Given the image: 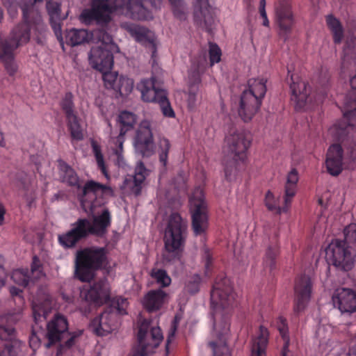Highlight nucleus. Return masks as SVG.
Masks as SVG:
<instances>
[{
  "mask_svg": "<svg viewBox=\"0 0 356 356\" xmlns=\"http://www.w3.org/2000/svg\"><path fill=\"white\" fill-rule=\"evenodd\" d=\"M147 0H92L91 9L82 13V17H88L98 23H108L111 19V14L118 12L131 19L147 20L152 18V15L145 7ZM155 9L161 6V0H148Z\"/></svg>",
  "mask_w": 356,
  "mask_h": 356,
  "instance_id": "f257e3e1",
  "label": "nucleus"
},
{
  "mask_svg": "<svg viewBox=\"0 0 356 356\" xmlns=\"http://www.w3.org/2000/svg\"><path fill=\"white\" fill-rule=\"evenodd\" d=\"M344 241L333 240L328 246L327 254L337 269L343 271L350 270L355 264L354 256L348 246H356V224H350L343 230Z\"/></svg>",
  "mask_w": 356,
  "mask_h": 356,
  "instance_id": "f03ea898",
  "label": "nucleus"
},
{
  "mask_svg": "<svg viewBox=\"0 0 356 356\" xmlns=\"http://www.w3.org/2000/svg\"><path fill=\"white\" fill-rule=\"evenodd\" d=\"M104 248H90L78 252L75 264V275L82 282H90L94 271L102 267L106 260Z\"/></svg>",
  "mask_w": 356,
  "mask_h": 356,
  "instance_id": "7ed1b4c3",
  "label": "nucleus"
},
{
  "mask_svg": "<svg viewBox=\"0 0 356 356\" xmlns=\"http://www.w3.org/2000/svg\"><path fill=\"white\" fill-rule=\"evenodd\" d=\"M187 222L179 214L172 213L165 230L164 243L165 251L173 257L182 252L186 237Z\"/></svg>",
  "mask_w": 356,
  "mask_h": 356,
  "instance_id": "20e7f679",
  "label": "nucleus"
},
{
  "mask_svg": "<svg viewBox=\"0 0 356 356\" xmlns=\"http://www.w3.org/2000/svg\"><path fill=\"white\" fill-rule=\"evenodd\" d=\"M99 44L93 47L89 56L92 66L97 70H105L113 67V54L119 51V47L113 42L108 33L99 31L97 34Z\"/></svg>",
  "mask_w": 356,
  "mask_h": 356,
  "instance_id": "39448f33",
  "label": "nucleus"
},
{
  "mask_svg": "<svg viewBox=\"0 0 356 356\" xmlns=\"http://www.w3.org/2000/svg\"><path fill=\"white\" fill-rule=\"evenodd\" d=\"M163 339V333L157 323L142 321L138 327L137 354L140 356H149L154 352Z\"/></svg>",
  "mask_w": 356,
  "mask_h": 356,
  "instance_id": "423d86ee",
  "label": "nucleus"
},
{
  "mask_svg": "<svg viewBox=\"0 0 356 356\" xmlns=\"http://www.w3.org/2000/svg\"><path fill=\"white\" fill-rule=\"evenodd\" d=\"M225 142L228 152L236 161H243L245 159L246 151L251 144V137L248 132L238 130L233 123H230L228 125Z\"/></svg>",
  "mask_w": 356,
  "mask_h": 356,
  "instance_id": "0eeeda50",
  "label": "nucleus"
},
{
  "mask_svg": "<svg viewBox=\"0 0 356 356\" xmlns=\"http://www.w3.org/2000/svg\"><path fill=\"white\" fill-rule=\"evenodd\" d=\"M29 39L30 29L25 23L15 27L9 36L0 33V59L15 55V51Z\"/></svg>",
  "mask_w": 356,
  "mask_h": 356,
  "instance_id": "6e6552de",
  "label": "nucleus"
},
{
  "mask_svg": "<svg viewBox=\"0 0 356 356\" xmlns=\"http://www.w3.org/2000/svg\"><path fill=\"white\" fill-rule=\"evenodd\" d=\"M190 205L194 234L196 236L203 235L208 227V217L201 187L196 188L193 192L190 197Z\"/></svg>",
  "mask_w": 356,
  "mask_h": 356,
  "instance_id": "1a4fd4ad",
  "label": "nucleus"
},
{
  "mask_svg": "<svg viewBox=\"0 0 356 356\" xmlns=\"http://www.w3.org/2000/svg\"><path fill=\"white\" fill-rule=\"evenodd\" d=\"M81 334V332H79L78 334L68 332L67 319L63 316L57 314L47 324V336L49 343L47 346L49 347L51 343L66 339L65 346L70 348L74 345L75 338Z\"/></svg>",
  "mask_w": 356,
  "mask_h": 356,
  "instance_id": "9d476101",
  "label": "nucleus"
},
{
  "mask_svg": "<svg viewBox=\"0 0 356 356\" xmlns=\"http://www.w3.org/2000/svg\"><path fill=\"white\" fill-rule=\"evenodd\" d=\"M207 65V57L204 54L200 56L196 60L193 61L191 67L188 71V91L186 93V101L188 108L190 110L194 109L197 105L198 100V84L201 81V74L204 71Z\"/></svg>",
  "mask_w": 356,
  "mask_h": 356,
  "instance_id": "9b49d317",
  "label": "nucleus"
},
{
  "mask_svg": "<svg viewBox=\"0 0 356 356\" xmlns=\"http://www.w3.org/2000/svg\"><path fill=\"white\" fill-rule=\"evenodd\" d=\"M136 151L143 156L154 154L155 146L153 140L152 123L148 120L140 122L134 141Z\"/></svg>",
  "mask_w": 356,
  "mask_h": 356,
  "instance_id": "f8f14e48",
  "label": "nucleus"
},
{
  "mask_svg": "<svg viewBox=\"0 0 356 356\" xmlns=\"http://www.w3.org/2000/svg\"><path fill=\"white\" fill-rule=\"evenodd\" d=\"M112 193L111 187L101 184L95 181H88L81 190L79 194V200L82 208L86 212H92L95 207L94 200L97 196L98 193Z\"/></svg>",
  "mask_w": 356,
  "mask_h": 356,
  "instance_id": "ddd939ff",
  "label": "nucleus"
},
{
  "mask_svg": "<svg viewBox=\"0 0 356 356\" xmlns=\"http://www.w3.org/2000/svg\"><path fill=\"white\" fill-rule=\"evenodd\" d=\"M81 297L86 302H93L96 305L105 303L110 297V286L105 279L95 282L90 289H83Z\"/></svg>",
  "mask_w": 356,
  "mask_h": 356,
  "instance_id": "4468645a",
  "label": "nucleus"
},
{
  "mask_svg": "<svg viewBox=\"0 0 356 356\" xmlns=\"http://www.w3.org/2000/svg\"><path fill=\"white\" fill-rule=\"evenodd\" d=\"M312 284L308 275H302L296 281L295 292V311H302L310 300Z\"/></svg>",
  "mask_w": 356,
  "mask_h": 356,
  "instance_id": "2eb2a0df",
  "label": "nucleus"
},
{
  "mask_svg": "<svg viewBox=\"0 0 356 356\" xmlns=\"http://www.w3.org/2000/svg\"><path fill=\"white\" fill-rule=\"evenodd\" d=\"M275 21L280 28V35L286 39L294 24L293 15L288 2L280 1L275 7Z\"/></svg>",
  "mask_w": 356,
  "mask_h": 356,
  "instance_id": "dca6fc26",
  "label": "nucleus"
},
{
  "mask_svg": "<svg viewBox=\"0 0 356 356\" xmlns=\"http://www.w3.org/2000/svg\"><path fill=\"white\" fill-rule=\"evenodd\" d=\"M73 95L72 93H66L61 102V107L65 113L67 120V126L72 137L77 140L83 138V133L79 124L77 116L74 111Z\"/></svg>",
  "mask_w": 356,
  "mask_h": 356,
  "instance_id": "f3484780",
  "label": "nucleus"
},
{
  "mask_svg": "<svg viewBox=\"0 0 356 356\" xmlns=\"http://www.w3.org/2000/svg\"><path fill=\"white\" fill-rule=\"evenodd\" d=\"M31 274V276L27 269H17L13 270L11 278L16 284L26 286L30 281L35 282L44 277V273L42 271L40 261L36 256L33 258Z\"/></svg>",
  "mask_w": 356,
  "mask_h": 356,
  "instance_id": "a211bd4d",
  "label": "nucleus"
},
{
  "mask_svg": "<svg viewBox=\"0 0 356 356\" xmlns=\"http://www.w3.org/2000/svg\"><path fill=\"white\" fill-rule=\"evenodd\" d=\"M87 222L78 219L71 225V229L66 233L58 236V241L64 248H73L81 239L86 238Z\"/></svg>",
  "mask_w": 356,
  "mask_h": 356,
  "instance_id": "6ab92c4d",
  "label": "nucleus"
},
{
  "mask_svg": "<svg viewBox=\"0 0 356 356\" xmlns=\"http://www.w3.org/2000/svg\"><path fill=\"white\" fill-rule=\"evenodd\" d=\"M90 327L98 336L107 335L118 327L116 315L113 312L105 311L92 321Z\"/></svg>",
  "mask_w": 356,
  "mask_h": 356,
  "instance_id": "aec40b11",
  "label": "nucleus"
},
{
  "mask_svg": "<svg viewBox=\"0 0 356 356\" xmlns=\"http://www.w3.org/2000/svg\"><path fill=\"white\" fill-rule=\"evenodd\" d=\"M261 101L250 92H243L241 96L238 115L241 119L247 122H250L259 111Z\"/></svg>",
  "mask_w": 356,
  "mask_h": 356,
  "instance_id": "412c9836",
  "label": "nucleus"
},
{
  "mask_svg": "<svg viewBox=\"0 0 356 356\" xmlns=\"http://www.w3.org/2000/svg\"><path fill=\"white\" fill-rule=\"evenodd\" d=\"M333 303L341 312H354L356 311V292L350 289H337L333 297Z\"/></svg>",
  "mask_w": 356,
  "mask_h": 356,
  "instance_id": "4be33fe9",
  "label": "nucleus"
},
{
  "mask_svg": "<svg viewBox=\"0 0 356 356\" xmlns=\"http://www.w3.org/2000/svg\"><path fill=\"white\" fill-rule=\"evenodd\" d=\"M80 220L88 222L87 235L93 234L102 237L106 235L107 229L111 225V216L108 209H104L100 215L94 216L92 222L86 218H80Z\"/></svg>",
  "mask_w": 356,
  "mask_h": 356,
  "instance_id": "5701e85b",
  "label": "nucleus"
},
{
  "mask_svg": "<svg viewBox=\"0 0 356 356\" xmlns=\"http://www.w3.org/2000/svg\"><path fill=\"white\" fill-rule=\"evenodd\" d=\"M136 88L140 91L143 101L146 102H156L166 92L165 90L156 87L154 77L141 79Z\"/></svg>",
  "mask_w": 356,
  "mask_h": 356,
  "instance_id": "b1692460",
  "label": "nucleus"
},
{
  "mask_svg": "<svg viewBox=\"0 0 356 356\" xmlns=\"http://www.w3.org/2000/svg\"><path fill=\"white\" fill-rule=\"evenodd\" d=\"M52 307L51 299L49 294L45 291H40L37 297L33 300V314L35 323L45 320Z\"/></svg>",
  "mask_w": 356,
  "mask_h": 356,
  "instance_id": "393cba45",
  "label": "nucleus"
},
{
  "mask_svg": "<svg viewBox=\"0 0 356 356\" xmlns=\"http://www.w3.org/2000/svg\"><path fill=\"white\" fill-rule=\"evenodd\" d=\"M327 172L332 176H338L343 170V149L339 144L330 147L325 161Z\"/></svg>",
  "mask_w": 356,
  "mask_h": 356,
  "instance_id": "a878e982",
  "label": "nucleus"
},
{
  "mask_svg": "<svg viewBox=\"0 0 356 356\" xmlns=\"http://www.w3.org/2000/svg\"><path fill=\"white\" fill-rule=\"evenodd\" d=\"M215 12L209 0H196L194 3L195 20L200 25L208 26L214 22Z\"/></svg>",
  "mask_w": 356,
  "mask_h": 356,
  "instance_id": "bb28decb",
  "label": "nucleus"
},
{
  "mask_svg": "<svg viewBox=\"0 0 356 356\" xmlns=\"http://www.w3.org/2000/svg\"><path fill=\"white\" fill-rule=\"evenodd\" d=\"M148 175V170L145 167L143 162L139 161L135 169L133 181L126 179L123 184L124 190L129 188L131 193L138 195L140 194L144 181Z\"/></svg>",
  "mask_w": 356,
  "mask_h": 356,
  "instance_id": "cd10ccee",
  "label": "nucleus"
},
{
  "mask_svg": "<svg viewBox=\"0 0 356 356\" xmlns=\"http://www.w3.org/2000/svg\"><path fill=\"white\" fill-rule=\"evenodd\" d=\"M307 86V83L302 80L293 81L290 85L291 100L295 102L296 109L304 108L308 101L310 88Z\"/></svg>",
  "mask_w": 356,
  "mask_h": 356,
  "instance_id": "c85d7f7f",
  "label": "nucleus"
},
{
  "mask_svg": "<svg viewBox=\"0 0 356 356\" xmlns=\"http://www.w3.org/2000/svg\"><path fill=\"white\" fill-rule=\"evenodd\" d=\"M123 27L138 42L154 46V34L151 31L133 24H124Z\"/></svg>",
  "mask_w": 356,
  "mask_h": 356,
  "instance_id": "c756f323",
  "label": "nucleus"
},
{
  "mask_svg": "<svg viewBox=\"0 0 356 356\" xmlns=\"http://www.w3.org/2000/svg\"><path fill=\"white\" fill-rule=\"evenodd\" d=\"M118 121L120 124V134L117 137H112L111 138H113V142L119 144L121 148L124 141V136L127 131L133 128L134 125L136 124V115L131 112L122 111L119 115Z\"/></svg>",
  "mask_w": 356,
  "mask_h": 356,
  "instance_id": "7c9ffc66",
  "label": "nucleus"
},
{
  "mask_svg": "<svg viewBox=\"0 0 356 356\" xmlns=\"http://www.w3.org/2000/svg\"><path fill=\"white\" fill-rule=\"evenodd\" d=\"M168 295L161 289L152 290L144 297L143 305L149 312L159 310L166 301Z\"/></svg>",
  "mask_w": 356,
  "mask_h": 356,
  "instance_id": "2f4dec72",
  "label": "nucleus"
},
{
  "mask_svg": "<svg viewBox=\"0 0 356 356\" xmlns=\"http://www.w3.org/2000/svg\"><path fill=\"white\" fill-rule=\"evenodd\" d=\"M65 43L74 47L88 42L92 38V34L85 29H72L65 33Z\"/></svg>",
  "mask_w": 356,
  "mask_h": 356,
  "instance_id": "473e14b6",
  "label": "nucleus"
},
{
  "mask_svg": "<svg viewBox=\"0 0 356 356\" xmlns=\"http://www.w3.org/2000/svg\"><path fill=\"white\" fill-rule=\"evenodd\" d=\"M268 331L263 325L259 327V334L252 346L251 356H266V348L268 344Z\"/></svg>",
  "mask_w": 356,
  "mask_h": 356,
  "instance_id": "72a5a7b5",
  "label": "nucleus"
},
{
  "mask_svg": "<svg viewBox=\"0 0 356 356\" xmlns=\"http://www.w3.org/2000/svg\"><path fill=\"white\" fill-rule=\"evenodd\" d=\"M298 181V173L296 169H292L287 175L285 185L284 202L291 204V199L296 194L297 183Z\"/></svg>",
  "mask_w": 356,
  "mask_h": 356,
  "instance_id": "f704fd0d",
  "label": "nucleus"
},
{
  "mask_svg": "<svg viewBox=\"0 0 356 356\" xmlns=\"http://www.w3.org/2000/svg\"><path fill=\"white\" fill-rule=\"evenodd\" d=\"M60 177L63 182L69 186L80 188L79 179L74 170L66 163L60 165Z\"/></svg>",
  "mask_w": 356,
  "mask_h": 356,
  "instance_id": "c9c22d12",
  "label": "nucleus"
},
{
  "mask_svg": "<svg viewBox=\"0 0 356 356\" xmlns=\"http://www.w3.org/2000/svg\"><path fill=\"white\" fill-rule=\"evenodd\" d=\"M264 79H250L248 81L249 90H244V92H250L252 93V95L258 97L260 101H262L266 92V86Z\"/></svg>",
  "mask_w": 356,
  "mask_h": 356,
  "instance_id": "e433bc0d",
  "label": "nucleus"
},
{
  "mask_svg": "<svg viewBox=\"0 0 356 356\" xmlns=\"http://www.w3.org/2000/svg\"><path fill=\"white\" fill-rule=\"evenodd\" d=\"M238 296L230 284L224 282V310H232L238 305Z\"/></svg>",
  "mask_w": 356,
  "mask_h": 356,
  "instance_id": "4c0bfd02",
  "label": "nucleus"
},
{
  "mask_svg": "<svg viewBox=\"0 0 356 356\" xmlns=\"http://www.w3.org/2000/svg\"><path fill=\"white\" fill-rule=\"evenodd\" d=\"M326 21L329 29L333 34L334 43H340L343 37V31L341 22L332 15L327 17Z\"/></svg>",
  "mask_w": 356,
  "mask_h": 356,
  "instance_id": "58836bf2",
  "label": "nucleus"
},
{
  "mask_svg": "<svg viewBox=\"0 0 356 356\" xmlns=\"http://www.w3.org/2000/svg\"><path fill=\"white\" fill-rule=\"evenodd\" d=\"M133 89V79L122 75L119 76L114 90L118 92L121 97H127L131 94Z\"/></svg>",
  "mask_w": 356,
  "mask_h": 356,
  "instance_id": "ea45409f",
  "label": "nucleus"
},
{
  "mask_svg": "<svg viewBox=\"0 0 356 356\" xmlns=\"http://www.w3.org/2000/svg\"><path fill=\"white\" fill-rule=\"evenodd\" d=\"M265 204L268 209L270 211L275 212L276 214H280L282 212H286L289 209L290 204H286L283 207L278 206L277 200H275L273 194L268 191L266 194Z\"/></svg>",
  "mask_w": 356,
  "mask_h": 356,
  "instance_id": "a19ab883",
  "label": "nucleus"
},
{
  "mask_svg": "<svg viewBox=\"0 0 356 356\" xmlns=\"http://www.w3.org/2000/svg\"><path fill=\"white\" fill-rule=\"evenodd\" d=\"M342 66L345 67L346 63H349L356 59V41L351 40L348 41L343 49V56Z\"/></svg>",
  "mask_w": 356,
  "mask_h": 356,
  "instance_id": "79ce46f5",
  "label": "nucleus"
},
{
  "mask_svg": "<svg viewBox=\"0 0 356 356\" xmlns=\"http://www.w3.org/2000/svg\"><path fill=\"white\" fill-rule=\"evenodd\" d=\"M111 69L112 67L108 70L99 71L102 72V79L104 80L105 87L108 89L115 90L119 76L117 72H110Z\"/></svg>",
  "mask_w": 356,
  "mask_h": 356,
  "instance_id": "37998d69",
  "label": "nucleus"
},
{
  "mask_svg": "<svg viewBox=\"0 0 356 356\" xmlns=\"http://www.w3.org/2000/svg\"><path fill=\"white\" fill-rule=\"evenodd\" d=\"M151 275L161 286H168L171 283V278L164 270L152 269Z\"/></svg>",
  "mask_w": 356,
  "mask_h": 356,
  "instance_id": "c03bdc74",
  "label": "nucleus"
},
{
  "mask_svg": "<svg viewBox=\"0 0 356 356\" xmlns=\"http://www.w3.org/2000/svg\"><path fill=\"white\" fill-rule=\"evenodd\" d=\"M170 147V141L165 138H160L159 142V160L163 165H165L168 161V152Z\"/></svg>",
  "mask_w": 356,
  "mask_h": 356,
  "instance_id": "a18cd8bd",
  "label": "nucleus"
},
{
  "mask_svg": "<svg viewBox=\"0 0 356 356\" xmlns=\"http://www.w3.org/2000/svg\"><path fill=\"white\" fill-rule=\"evenodd\" d=\"M92 151L95 154L98 167L100 168V170L102 172V173L104 174V175L107 179H108L109 176H108V174L106 169V166H105V163H104V156L102 154L100 147L95 142L93 141L92 143Z\"/></svg>",
  "mask_w": 356,
  "mask_h": 356,
  "instance_id": "49530a36",
  "label": "nucleus"
},
{
  "mask_svg": "<svg viewBox=\"0 0 356 356\" xmlns=\"http://www.w3.org/2000/svg\"><path fill=\"white\" fill-rule=\"evenodd\" d=\"M46 8L50 17V21L60 19V4L58 1L48 0Z\"/></svg>",
  "mask_w": 356,
  "mask_h": 356,
  "instance_id": "de8ad7c7",
  "label": "nucleus"
},
{
  "mask_svg": "<svg viewBox=\"0 0 356 356\" xmlns=\"http://www.w3.org/2000/svg\"><path fill=\"white\" fill-rule=\"evenodd\" d=\"M3 63L6 72L10 76H14L18 70V64L15 60V55L0 59Z\"/></svg>",
  "mask_w": 356,
  "mask_h": 356,
  "instance_id": "09e8293b",
  "label": "nucleus"
},
{
  "mask_svg": "<svg viewBox=\"0 0 356 356\" xmlns=\"http://www.w3.org/2000/svg\"><path fill=\"white\" fill-rule=\"evenodd\" d=\"M109 146L113 151V153L117 156L116 163L117 165L122 168H129L128 165H127L126 161L122 156V146L121 148L119 146V144H116L115 142H113V138H111L109 140Z\"/></svg>",
  "mask_w": 356,
  "mask_h": 356,
  "instance_id": "8fccbe9b",
  "label": "nucleus"
},
{
  "mask_svg": "<svg viewBox=\"0 0 356 356\" xmlns=\"http://www.w3.org/2000/svg\"><path fill=\"white\" fill-rule=\"evenodd\" d=\"M156 103L160 105L162 113L164 116L168 118H174L175 116V113L167 98V92L164 94L163 98L161 97Z\"/></svg>",
  "mask_w": 356,
  "mask_h": 356,
  "instance_id": "3c124183",
  "label": "nucleus"
},
{
  "mask_svg": "<svg viewBox=\"0 0 356 356\" xmlns=\"http://www.w3.org/2000/svg\"><path fill=\"white\" fill-rule=\"evenodd\" d=\"M209 56L211 65L220 60L221 50L217 44L213 43L209 44Z\"/></svg>",
  "mask_w": 356,
  "mask_h": 356,
  "instance_id": "603ef678",
  "label": "nucleus"
},
{
  "mask_svg": "<svg viewBox=\"0 0 356 356\" xmlns=\"http://www.w3.org/2000/svg\"><path fill=\"white\" fill-rule=\"evenodd\" d=\"M278 254V250L275 248L269 247L266 254V264L270 270L275 267V258Z\"/></svg>",
  "mask_w": 356,
  "mask_h": 356,
  "instance_id": "864d4df0",
  "label": "nucleus"
},
{
  "mask_svg": "<svg viewBox=\"0 0 356 356\" xmlns=\"http://www.w3.org/2000/svg\"><path fill=\"white\" fill-rule=\"evenodd\" d=\"M222 300V291L220 284L216 283L211 292V301L213 305H218Z\"/></svg>",
  "mask_w": 356,
  "mask_h": 356,
  "instance_id": "5fc2aeb1",
  "label": "nucleus"
},
{
  "mask_svg": "<svg viewBox=\"0 0 356 356\" xmlns=\"http://www.w3.org/2000/svg\"><path fill=\"white\" fill-rule=\"evenodd\" d=\"M15 336V330L10 326L0 325V339L2 341H11Z\"/></svg>",
  "mask_w": 356,
  "mask_h": 356,
  "instance_id": "6e6d98bb",
  "label": "nucleus"
},
{
  "mask_svg": "<svg viewBox=\"0 0 356 356\" xmlns=\"http://www.w3.org/2000/svg\"><path fill=\"white\" fill-rule=\"evenodd\" d=\"M200 280V277L198 275H194L188 282L186 286V290L191 293L197 292L198 291Z\"/></svg>",
  "mask_w": 356,
  "mask_h": 356,
  "instance_id": "4d7b16f0",
  "label": "nucleus"
},
{
  "mask_svg": "<svg viewBox=\"0 0 356 356\" xmlns=\"http://www.w3.org/2000/svg\"><path fill=\"white\" fill-rule=\"evenodd\" d=\"M115 307L117 309L118 312L121 314H127V308L128 306V301L126 298L118 297L116 298L115 302Z\"/></svg>",
  "mask_w": 356,
  "mask_h": 356,
  "instance_id": "13d9d810",
  "label": "nucleus"
},
{
  "mask_svg": "<svg viewBox=\"0 0 356 356\" xmlns=\"http://www.w3.org/2000/svg\"><path fill=\"white\" fill-rule=\"evenodd\" d=\"M179 320L178 317L175 316L174 320L172 322L171 327L169 330V332L168 334V338H167V341H166V349L167 350L168 348V346H169L170 343L173 340V339L175 336V334H176V332L177 330V327L179 325Z\"/></svg>",
  "mask_w": 356,
  "mask_h": 356,
  "instance_id": "bf43d9fd",
  "label": "nucleus"
},
{
  "mask_svg": "<svg viewBox=\"0 0 356 356\" xmlns=\"http://www.w3.org/2000/svg\"><path fill=\"white\" fill-rule=\"evenodd\" d=\"M60 19H54L53 21H50L51 22V26L54 31V33L56 35V38L58 39V40L60 42V44L63 48V49L64 50V41H63V38L62 37V33H61V26H60V23L58 22Z\"/></svg>",
  "mask_w": 356,
  "mask_h": 356,
  "instance_id": "052dcab7",
  "label": "nucleus"
},
{
  "mask_svg": "<svg viewBox=\"0 0 356 356\" xmlns=\"http://www.w3.org/2000/svg\"><path fill=\"white\" fill-rule=\"evenodd\" d=\"M171 5L173 6V12L176 17L181 19L184 16V13L181 10V0H169Z\"/></svg>",
  "mask_w": 356,
  "mask_h": 356,
  "instance_id": "680f3d73",
  "label": "nucleus"
},
{
  "mask_svg": "<svg viewBox=\"0 0 356 356\" xmlns=\"http://www.w3.org/2000/svg\"><path fill=\"white\" fill-rule=\"evenodd\" d=\"M355 107L353 110L347 111L344 113L343 115L348 120V124L354 126L356 124V100L354 102Z\"/></svg>",
  "mask_w": 356,
  "mask_h": 356,
  "instance_id": "e2e57ef3",
  "label": "nucleus"
},
{
  "mask_svg": "<svg viewBox=\"0 0 356 356\" xmlns=\"http://www.w3.org/2000/svg\"><path fill=\"white\" fill-rule=\"evenodd\" d=\"M259 11L261 17L263 18V25L265 26H268L269 21L268 19L266 12V0H260Z\"/></svg>",
  "mask_w": 356,
  "mask_h": 356,
  "instance_id": "0e129e2a",
  "label": "nucleus"
},
{
  "mask_svg": "<svg viewBox=\"0 0 356 356\" xmlns=\"http://www.w3.org/2000/svg\"><path fill=\"white\" fill-rule=\"evenodd\" d=\"M279 321L280 322V325H278V330L280 331V333L282 336L284 340L285 341L286 339H289L288 336H286L287 334V325L286 324V319H284L282 317L279 318Z\"/></svg>",
  "mask_w": 356,
  "mask_h": 356,
  "instance_id": "69168bd1",
  "label": "nucleus"
},
{
  "mask_svg": "<svg viewBox=\"0 0 356 356\" xmlns=\"http://www.w3.org/2000/svg\"><path fill=\"white\" fill-rule=\"evenodd\" d=\"M185 184L186 178L183 175H178L174 181V186L178 190L185 189Z\"/></svg>",
  "mask_w": 356,
  "mask_h": 356,
  "instance_id": "338daca9",
  "label": "nucleus"
},
{
  "mask_svg": "<svg viewBox=\"0 0 356 356\" xmlns=\"http://www.w3.org/2000/svg\"><path fill=\"white\" fill-rule=\"evenodd\" d=\"M289 339H286L285 343H284V346L282 350V355L281 356H289Z\"/></svg>",
  "mask_w": 356,
  "mask_h": 356,
  "instance_id": "774afa93",
  "label": "nucleus"
}]
</instances>
